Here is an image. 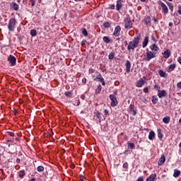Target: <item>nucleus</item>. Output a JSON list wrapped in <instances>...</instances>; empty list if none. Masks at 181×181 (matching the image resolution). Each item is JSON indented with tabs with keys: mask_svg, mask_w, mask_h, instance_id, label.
<instances>
[{
	"mask_svg": "<svg viewBox=\"0 0 181 181\" xmlns=\"http://www.w3.org/2000/svg\"><path fill=\"white\" fill-rule=\"evenodd\" d=\"M139 40H141V37H134L132 41H130L129 42L128 46H127V50L129 52H131V50H132V52H134L135 50V49H136V47H138V45H139Z\"/></svg>",
	"mask_w": 181,
	"mask_h": 181,
	"instance_id": "obj_1",
	"label": "nucleus"
},
{
	"mask_svg": "<svg viewBox=\"0 0 181 181\" xmlns=\"http://www.w3.org/2000/svg\"><path fill=\"white\" fill-rule=\"evenodd\" d=\"M16 23H18V21H16V18H10L8 23V29L10 30V32H13V30H15V28H16Z\"/></svg>",
	"mask_w": 181,
	"mask_h": 181,
	"instance_id": "obj_2",
	"label": "nucleus"
},
{
	"mask_svg": "<svg viewBox=\"0 0 181 181\" xmlns=\"http://www.w3.org/2000/svg\"><path fill=\"white\" fill-rule=\"evenodd\" d=\"M155 57H156V54L152 52V51H149V49H147L144 60L146 62H150L151 60H152V59H155Z\"/></svg>",
	"mask_w": 181,
	"mask_h": 181,
	"instance_id": "obj_3",
	"label": "nucleus"
},
{
	"mask_svg": "<svg viewBox=\"0 0 181 181\" xmlns=\"http://www.w3.org/2000/svg\"><path fill=\"white\" fill-rule=\"evenodd\" d=\"M125 29H131L132 28V21L129 17H126L124 20Z\"/></svg>",
	"mask_w": 181,
	"mask_h": 181,
	"instance_id": "obj_4",
	"label": "nucleus"
},
{
	"mask_svg": "<svg viewBox=\"0 0 181 181\" xmlns=\"http://www.w3.org/2000/svg\"><path fill=\"white\" fill-rule=\"evenodd\" d=\"M110 99L112 101L110 103L111 107H117V105H118V101L117 100L115 95H110Z\"/></svg>",
	"mask_w": 181,
	"mask_h": 181,
	"instance_id": "obj_5",
	"label": "nucleus"
},
{
	"mask_svg": "<svg viewBox=\"0 0 181 181\" xmlns=\"http://www.w3.org/2000/svg\"><path fill=\"white\" fill-rule=\"evenodd\" d=\"M146 84V77L144 76L143 78H141L136 83V86L141 88L142 86Z\"/></svg>",
	"mask_w": 181,
	"mask_h": 181,
	"instance_id": "obj_6",
	"label": "nucleus"
},
{
	"mask_svg": "<svg viewBox=\"0 0 181 181\" xmlns=\"http://www.w3.org/2000/svg\"><path fill=\"white\" fill-rule=\"evenodd\" d=\"M150 49L154 54H158V52H159V47H158L156 45L153 44L150 46Z\"/></svg>",
	"mask_w": 181,
	"mask_h": 181,
	"instance_id": "obj_7",
	"label": "nucleus"
},
{
	"mask_svg": "<svg viewBox=\"0 0 181 181\" xmlns=\"http://www.w3.org/2000/svg\"><path fill=\"white\" fill-rule=\"evenodd\" d=\"M120 35H121V26L117 25L115 28L113 36H115V37H118Z\"/></svg>",
	"mask_w": 181,
	"mask_h": 181,
	"instance_id": "obj_8",
	"label": "nucleus"
},
{
	"mask_svg": "<svg viewBox=\"0 0 181 181\" xmlns=\"http://www.w3.org/2000/svg\"><path fill=\"white\" fill-rule=\"evenodd\" d=\"M8 62H9L11 66H15V64H16V58L12 55H9L8 57Z\"/></svg>",
	"mask_w": 181,
	"mask_h": 181,
	"instance_id": "obj_9",
	"label": "nucleus"
},
{
	"mask_svg": "<svg viewBox=\"0 0 181 181\" xmlns=\"http://www.w3.org/2000/svg\"><path fill=\"white\" fill-rule=\"evenodd\" d=\"M160 6L162 8V11L164 15L168 14V13L169 12V9L168 8L166 4H165V3L163 2H160Z\"/></svg>",
	"mask_w": 181,
	"mask_h": 181,
	"instance_id": "obj_10",
	"label": "nucleus"
},
{
	"mask_svg": "<svg viewBox=\"0 0 181 181\" xmlns=\"http://www.w3.org/2000/svg\"><path fill=\"white\" fill-rule=\"evenodd\" d=\"M94 81H97V80H99V81H100L102 83L103 86H105V81H104V78H103V76H101L100 74H98V75H97L96 78H95Z\"/></svg>",
	"mask_w": 181,
	"mask_h": 181,
	"instance_id": "obj_11",
	"label": "nucleus"
},
{
	"mask_svg": "<svg viewBox=\"0 0 181 181\" xmlns=\"http://www.w3.org/2000/svg\"><path fill=\"white\" fill-rule=\"evenodd\" d=\"M166 90H160V89H158V96L159 98H163V97H166Z\"/></svg>",
	"mask_w": 181,
	"mask_h": 181,
	"instance_id": "obj_12",
	"label": "nucleus"
},
{
	"mask_svg": "<svg viewBox=\"0 0 181 181\" xmlns=\"http://www.w3.org/2000/svg\"><path fill=\"white\" fill-rule=\"evenodd\" d=\"M10 6L11 9H13L14 11H18L19 10V5L15 2H11L10 4Z\"/></svg>",
	"mask_w": 181,
	"mask_h": 181,
	"instance_id": "obj_13",
	"label": "nucleus"
},
{
	"mask_svg": "<svg viewBox=\"0 0 181 181\" xmlns=\"http://www.w3.org/2000/svg\"><path fill=\"white\" fill-rule=\"evenodd\" d=\"M125 67L127 73H129L131 71V62L129 61H126Z\"/></svg>",
	"mask_w": 181,
	"mask_h": 181,
	"instance_id": "obj_14",
	"label": "nucleus"
},
{
	"mask_svg": "<svg viewBox=\"0 0 181 181\" xmlns=\"http://www.w3.org/2000/svg\"><path fill=\"white\" fill-rule=\"evenodd\" d=\"M163 55L164 59H169V57H170V50L166 49L163 52Z\"/></svg>",
	"mask_w": 181,
	"mask_h": 181,
	"instance_id": "obj_15",
	"label": "nucleus"
},
{
	"mask_svg": "<svg viewBox=\"0 0 181 181\" xmlns=\"http://www.w3.org/2000/svg\"><path fill=\"white\" fill-rule=\"evenodd\" d=\"M165 155H162L158 162V166H162V165H163V163H165Z\"/></svg>",
	"mask_w": 181,
	"mask_h": 181,
	"instance_id": "obj_16",
	"label": "nucleus"
},
{
	"mask_svg": "<svg viewBox=\"0 0 181 181\" xmlns=\"http://www.w3.org/2000/svg\"><path fill=\"white\" fill-rule=\"evenodd\" d=\"M148 43H149V37H145L144 40L142 43V47L145 48L146 46H148Z\"/></svg>",
	"mask_w": 181,
	"mask_h": 181,
	"instance_id": "obj_17",
	"label": "nucleus"
},
{
	"mask_svg": "<svg viewBox=\"0 0 181 181\" xmlns=\"http://www.w3.org/2000/svg\"><path fill=\"white\" fill-rule=\"evenodd\" d=\"M156 180V174H151L146 178V181H155Z\"/></svg>",
	"mask_w": 181,
	"mask_h": 181,
	"instance_id": "obj_18",
	"label": "nucleus"
},
{
	"mask_svg": "<svg viewBox=\"0 0 181 181\" xmlns=\"http://www.w3.org/2000/svg\"><path fill=\"white\" fill-rule=\"evenodd\" d=\"M121 8H122V3L121 2V0H117V4H116L117 11H119Z\"/></svg>",
	"mask_w": 181,
	"mask_h": 181,
	"instance_id": "obj_19",
	"label": "nucleus"
},
{
	"mask_svg": "<svg viewBox=\"0 0 181 181\" xmlns=\"http://www.w3.org/2000/svg\"><path fill=\"white\" fill-rule=\"evenodd\" d=\"M154 138H155V132L151 131L148 134V139H150V141H153Z\"/></svg>",
	"mask_w": 181,
	"mask_h": 181,
	"instance_id": "obj_20",
	"label": "nucleus"
},
{
	"mask_svg": "<svg viewBox=\"0 0 181 181\" xmlns=\"http://www.w3.org/2000/svg\"><path fill=\"white\" fill-rule=\"evenodd\" d=\"M175 68H176V64H170L168 66V73H170V71H173V70H175Z\"/></svg>",
	"mask_w": 181,
	"mask_h": 181,
	"instance_id": "obj_21",
	"label": "nucleus"
},
{
	"mask_svg": "<svg viewBox=\"0 0 181 181\" xmlns=\"http://www.w3.org/2000/svg\"><path fill=\"white\" fill-rule=\"evenodd\" d=\"M144 22L146 25L151 23V16H148L144 18Z\"/></svg>",
	"mask_w": 181,
	"mask_h": 181,
	"instance_id": "obj_22",
	"label": "nucleus"
},
{
	"mask_svg": "<svg viewBox=\"0 0 181 181\" xmlns=\"http://www.w3.org/2000/svg\"><path fill=\"white\" fill-rule=\"evenodd\" d=\"M178 176H180V170L177 169L174 170L173 177H178Z\"/></svg>",
	"mask_w": 181,
	"mask_h": 181,
	"instance_id": "obj_23",
	"label": "nucleus"
},
{
	"mask_svg": "<svg viewBox=\"0 0 181 181\" xmlns=\"http://www.w3.org/2000/svg\"><path fill=\"white\" fill-rule=\"evenodd\" d=\"M25 175H26V173L25 172V170H21L18 173V176L21 179H23V177H25Z\"/></svg>",
	"mask_w": 181,
	"mask_h": 181,
	"instance_id": "obj_24",
	"label": "nucleus"
},
{
	"mask_svg": "<svg viewBox=\"0 0 181 181\" xmlns=\"http://www.w3.org/2000/svg\"><path fill=\"white\" fill-rule=\"evenodd\" d=\"M163 122H164V124H169V122H170V117H165L163 119Z\"/></svg>",
	"mask_w": 181,
	"mask_h": 181,
	"instance_id": "obj_25",
	"label": "nucleus"
},
{
	"mask_svg": "<svg viewBox=\"0 0 181 181\" xmlns=\"http://www.w3.org/2000/svg\"><path fill=\"white\" fill-rule=\"evenodd\" d=\"M158 74L160 77H166V72L163 71L162 69L158 70Z\"/></svg>",
	"mask_w": 181,
	"mask_h": 181,
	"instance_id": "obj_26",
	"label": "nucleus"
},
{
	"mask_svg": "<svg viewBox=\"0 0 181 181\" xmlns=\"http://www.w3.org/2000/svg\"><path fill=\"white\" fill-rule=\"evenodd\" d=\"M127 145H128V148H129L130 149H134L135 148V144L134 143H129L127 142Z\"/></svg>",
	"mask_w": 181,
	"mask_h": 181,
	"instance_id": "obj_27",
	"label": "nucleus"
},
{
	"mask_svg": "<svg viewBox=\"0 0 181 181\" xmlns=\"http://www.w3.org/2000/svg\"><path fill=\"white\" fill-rule=\"evenodd\" d=\"M103 42H105V43H110V42H111L110 38L106 36L103 37Z\"/></svg>",
	"mask_w": 181,
	"mask_h": 181,
	"instance_id": "obj_28",
	"label": "nucleus"
},
{
	"mask_svg": "<svg viewBox=\"0 0 181 181\" xmlns=\"http://www.w3.org/2000/svg\"><path fill=\"white\" fill-rule=\"evenodd\" d=\"M114 57H115V54L114 52H111L108 56L109 60H112Z\"/></svg>",
	"mask_w": 181,
	"mask_h": 181,
	"instance_id": "obj_29",
	"label": "nucleus"
},
{
	"mask_svg": "<svg viewBox=\"0 0 181 181\" xmlns=\"http://www.w3.org/2000/svg\"><path fill=\"white\" fill-rule=\"evenodd\" d=\"M103 26H104V28H108L111 26V23L108 21H106L103 23Z\"/></svg>",
	"mask_w": 181,
	"mask_h": 181,
	"instance_id": "obj_30",
	"label": "nucleus"
},
{
	"mask_svg": "<svg viewBox=\"0 0 181 181\" xmlns=\"http://www.w3.org/2000/svg\"><path fill=\"white\" fill-rule=\"evenodd\" d=\"M30 35L31 36L35 37L36 36V35H37V32L36 31V30H31Z\"/></svg>",
	"mask_w": 181,
	"mask_h": 181,
	"instance_id": "obj_31",
	"label": "nucleus"
},
{
	"mask_svg": "<svg viewBox=\"0 0 181 181\" xmlns=\"http://www.w3.org/2000/svg\"><path fill=\"white\" fill-rule=\"evenodd\" d=\"M37 172H43L45 170V168L42 165H40L37 168Z\"/></svg>",
	"mask_w": 181,
	"mask_h": 181,
	"instance_id": "obj_32",
	"label": "nucleus"
},
{
	"mask_svg": "<svg viewBox=\"0 0 181 181\" xmlns=\"http://www.w3.org/2000/svg\"><path fill=\"white\" fill-rule=\"evenodd\" d=\"M81 30L83 36H88V33H87V30L86 28H82Z\"/></svg>",
	"mask_w": 181,
	"mask_h": 181,
	"instance_id": "obj_33",
	"label": "nucleus"
},
{
	"mask_svg": "<svg viewBox=\"0 0 181 181\" xmlns=\"http://www.w3.org/2000/svg\"><path fill=\"white\" fill-rule=\"evenodd\" d=\"M96 94H100L101 93V85H99L97 89L95 90Z\"/></svg>",
	"mask_w": 181,
	"mask_h": 181,
	"instance_id": "obj_34",
	"label": "nucleus"
},
{
	"mask_svg": "<svg viewBox=\"0 0 181 181\" xmlns=\"http://www.w3.org/2000/svg\"><path fill=\"white\" fill-rule=\"evenodd\" d=\"M152 103L153 104H156V103H158V98H156V96H153L152 97Z\"/></svg>",
	"mask_w": 181,
	"mask_h": 181,
	"instance_id": "obj_35",
	"label": "nucleus"
},
{
	"mask_svg": "<svg viewBox=\"0 0 181 181\" xmlns=\"http://www.w3.org/2000/svg\"><path fill=\"white\" fill-rule=\"evenodd\" d=\"M65 95L66 97L71 98L73 95V93H71V92H70V91H66V92H65Z\"/></svg>",
	"mask_w": 181,
	"mask_h": 181,
	"instance_id": "obj_36",
	"label": "nucleus"
},
{
	"mask_svg": "<svg viewBox=\"0 0 181 181\" xmlns=\"http://www.w3.org/2000/svg\"><path fill=\"white\" fill-rule=\"evenodd\" d=\"M74 105H76V106L80 105V100L78 99L75 100V101H74Z\"/></svg>",
	"mask_w": 181,
	"mask_h": 181,
	"instance_id": "obj_37",
	"label": "nucleus"
},
{
	"mask_svg": "<svg viewBox=\"0 0 181 181\" xmlns=\"http://www.w3.org/2000/svg\"><path fill=\"white\" fill-rule=\"evenodd\" d=\"M7 135H8V136H15V133L12 132H7Z\"/></svg>",
	"mask_w": 181,
	"mask_h": 181,
	"instance_id": "obj_38",
	"label": "nucleus"
},
{
	"mask_svg": "<svg viewBox=\"0 0 181 181\" xmlns=\"http://www.w3.org/2000/svg\"><path fill=\"white\" fill-rule=\"evenodd\" d=\"M96 117L99 119V121H101V114L100 112L96 113Z\"/></svg>",
	"mask_w": 181,
	"mask_h": 181,
	"instance_id": "obj_39",
	"label": "nucleus"
},
{
	"mask_svg": "<svg viewBox=\"0 0 181 181\" xmlns=\"http://www.w3.org/2000/svg\"><path fill=\"white\" fill-rule=\"evenodd\" d=\"M158 136L160 139H162L163 138V134H162V132H159L158 134Z\"/></svg>",
	"mask_w": 181,
	"mask_h": 181,
	"instance_id": "obj_40",
	"label": "nucleus"
},
{
	"mask_svg": "<svg viewBox=\"0 0 181 181\" xmlns=\"http://www.w3.org/2000/svg\"><path fill=\"white\" fill-rule=\"evenodd\" d=\"M177 13L181 15V5H178Z\"/></svg>",
	"mask_w": 181,
	"mask_h": 181,
	"instance_id": "obj_41",
	"label": "nucleus"
},
{
	"mask_svg": "<svg viewBox=\"0 0 181 181\" xmlns=\"http://www.w3.org/2000/svg\"><path fill=\"white\" fill-rule=\"evenodd\" d=\"M6 142H11L12 144H15V145H16V143H15V140L14 139H8L6 140Z\"/></svg>",
	"mask_w": 181,
	"mask_h": 181,
	"instance_id": "obj_42",
	"label": "nucleus"
},
{
	"mask_svg": "<svg viewBox=\"0 0 181 181\" xmlns=\"http://www.w3.org/2000/svg\"><path fill=\"white\" fill-rule=\"evenodd\" d=\"M169 9H170V11H173V4H169Z\"/></svg>",
	"mask_w": 181,
	"mask_h": 181,
	"instance_id": "obj_43",
	"label": "nucleus"
},
{
	"mask_svg": "<svg viewBox=\"0 0 181 181\" xmlns=\"http://www.w3.org/2000/svg\"><path fill=\"white\" fill-rule=\"evenodd\" d=\"M177 88H180L181 90V81H180L177 83Z\"/></svg>",
	"mask_w": 181,
	"mask_h": 181,
	"instance_id": "obj_44",
	"label": "nucleus"
},
{
	"mask_svg": "<svg viewBox=\"0 0 181 181\" xmlns=\"http://www.w3.org/2000/svg\"><path fill=\"white\" fill-rule=\"evenodd\" d=\"M134 105H129V111L131 112V111H133L134 110Z\"/></svg>",
	"mask_w": 181,
	"mask_h": 181,
	"instance_id": "obj_45",
	"label": "nucleus"
},
{
	"mask_svg": "<svg viewBox=\"0 0 181 181\" xmlns=\"http://www.w3.org/2000/svg\"><path fill=\"white\" fill-rule=\"evenodd\" d=\"M30 2L31 4V6H35V0H30Z\"/></svg>",
	"mask_w": 181,
	"mask_h": 181,
	"instance_id": "obj_46",
	"label": "nucleus"
},
{
	"mask_svg": "<svg viewBox=\"0 0 181 181\" xmlns=\"http://www.w3.org/2000/svg\"><path fill=\"white\" fill-rule=\"evenodd\" d=\"M123 168H125V169H127V168H128V163H124L123 164Z\"/></svg>",
	"mask_w": 181,
	"mask_h": 181,
	"instance_id": "obj_47",
	"label": "nucleus"
},
{
	"mask_svg": "<svg viewBox=\"0 0 181 181\" xmlns=\"http://www.w3.org/2000/svg\"><path fill=\"white\" fill-rule=\"evenodd\" d=\"M144 92L146 93H149L148 88H144Z\"/></svg>",
	"mask_w": 181,
	"mask_h": 181,
	"instance_id": "obj_48",
	"label": "nucleus"
},
{
	"mask_svg": "<svg viewBox=\"0 0 181 181\" xmlns=\"http://www.w3.org/2000/svg\"><path fill=\"white\" fill-rule=\"evenodd\" d=\"M154 88H156V90H160V87H159V86H158V85H155L154 86Z\"/></svg>",
	"mask_w": 181,
	"mask_h": 181,
	"instance_id": "obj_49",
	"label": "nucleus"
},
{
	"mask_svg": "<svg viewBox=\"0 0 181 181\" xmlns=\"http://www.w3.org/2000/svg\"><path fill=\"white\" fill-rule=\"evenodd\" d=\"M131 113H132V115H136V111H135L134 110L130 111Z\"/></svg>",
	"mask_w": 181,
	"mask_h": 181,
	"instance_id": "obj_50",
	"label": "nucleus"
},
{
	"mask_svg": "<svg viewBox=\"0 0 181 181\" xmlns=\"http://www.w3.org/2000/svg\"><path fill=\"white\" fill-rule=\"evenodd\" d=\"M108 113H109L108 110L105 109V110H104V114H105V115H108Z\"/></svg>",
	"mask_w": 181,
	"mask_h": 181,
	"instance_id": "obj_51",
	"label": "nucleus"
},
{
	"mask_svg": "<svg viewBox=\"0 0 181 181\" xmlns=\"http://www.w3.org/2000/svg\"><path fill=\"white\" fill-rule=\"evenodd\" d=\"M82 83H83L84 84H86V83H87V79L86 78H83L82 79Z\"/></svg>",
	"mask_w": 181,
	"mask_h": 181,
	"instance_id": "obj_52",
	"label": "nucleus"
},
{
	"mask_svg": "<svg viewBox=\"0 0 181 181\" xmlns=\"http://www.w3.org/2000/svg\"><path fill=\"white\" fill-rule=\"evenodd\" d=\"M136 181H144V177H139V178L137 179Z\"/></svg>",
	"mask_w": 181,
	"mask_h": 181,
	"instance_id": "obj_53",
	"label": "nucleus"
},
{
	"mask_svg": "<svg viewBox=\"0 0 181 181\" xmlns=\"http://www.w3.org/2000/svg\"><path fill=\"white\" fill-rule=\"evenodd\" d=\"M110 8V9H115V6L114 4H112Z\"/></svg>",
	"mask_w": 181,
	"mask_h": 181,
	"instance_id": "obj_54",
	"label": "nucleus"
},
{
	"mask_svg": "<svg viewBox=\"0 0 181 181\" xmlns=\"http://www.w3.org/2000/svg\"><path fill=\"white\" fill-rule=\"evenodd\" d=\"M153 21H154L155 23H158V18L153 17Z\"/></svg>",
	"mask_w": 181,
	"mask_h": 181,
	"instance_id": "obj_55",
	"label": "nucleus"
},
{
	"mask_svg": "<svg viewBox=\"0 0 181 181\" xmlns=\"http://www.w3.org/2000/svg\"><path fill=\"white\" fill-rule=\"evenodd\" d=\"M169 26H170V27L173 26V23L170 22V23H169Z\"/></svg>",
	"mask_w": 181,
	"mask_h": 181,
	"instance_id": "obj_56",
	"label": "nucleus"
},
{
	"mask_svg": "<svg viewBox=\"0 0 181 181\" xmlns=\"http://www.w3.org/2000/svg\"><path fill=\"white\" fill-rule=\"evenodd\" d=\"M27 0H23V4H26Z\"/></svg>",
	"mask_w": 181,
	"mask_h": 181,
	"instance_id": "obj_57",
	"label": "nucleus"
},
{
	"mask_svg": "<svg viewBox=\"0 0 181 181\" xmlns=\"http://www.w3.org/2000/svg\"><path fill=\"white\" fill-rule=\"evenodd\" d=\"M15 141H19V139L18 138V137H16V139H15Z\"/></svg>",
	"mask_w": 181,
	"mask_h": 181,
	"instance_id": "obj_58",
	"label": "nucleus"
},
{
	"mask_svg": "<svg viewBox=\"0 0 181 181\" xmlns=\"http://www.w3.org/2000/svg\"><path fill=\"white\" fill-rule=\"evenodd\" d=\"M81 98H82V100H84V95H81Z\"/></svg>",
	"mask_w": 181,
	"mask_h": 181,
	"instance_id": "obj_59",
	"label": "nucleus"
},
{
	"mask_svg": "<svg viewBox=\"0 0 181 181\" xmlns=\"http://www.w3.org/2000/svg\"><path fill=\"white\" fill-rule=\"evenodd\" d=\"M36 180L35 178H32L30 181H35Z\"/></svg>",
	"mask_w": 181,
	"mask_h": 181,
	"instance_id": "obj_60",
	"label": "nucleus"
},
{
	"mask_svg": "<svg viewBox=\"0 0 181 181\" xmlns=\"http://www.w3.org/2000/svg\"><path fill=\"white\" fill-rule=\"evenodd\" d=\"M90 73H93V69L89 70Z\"/></svg>",
	"mask_w": 181,
	"mask_h": 181,
	"instance_id": "obj_61",
	"label": "nucleus"
},
{
	"mask_svg": "<svg viewBox=\"0 0 181 181\" xmlns=\"http://www.w3.org/2000/svg\"><path fill=\"white\" fill-rule=\"evenodd\" d=\"M17 2H18V4H20L21 0H17Z\"/></svg>",
	"mask_w": 181,
	"mask_h": 181,
	"instance_id": "obj_62",
	"label": "nucleus"
},
{
	"mask_svg": "<svg viewBox=\"0 0 181 181\" xmlns=\"http://www.w3.org/2000/svg\"><path fill=\"white\" fill-rule=\"evenodd\" d=\"M141 2H145L146 0H141Z\"/></svg>",
	"mask_w": 181,
	"mask_h": 181,
	"instance_id": "obj_63",
	"label": "nucleus"
},
{
	"mask_svg": "<svg viewBox=\"0 0 181 181\" xmlns=\"http://www.w3.org/2000/svg\"><path fill=\"white\" fill-rule=\"evenodd\" d=\"M179 122H180V124H181V118L180 119Z\"/></svg>",
	"mask_w": 181,
	"mask_h": 181,
	"instance_id": "obj_64",
	"label": "nucleus"
}]
</instances>
